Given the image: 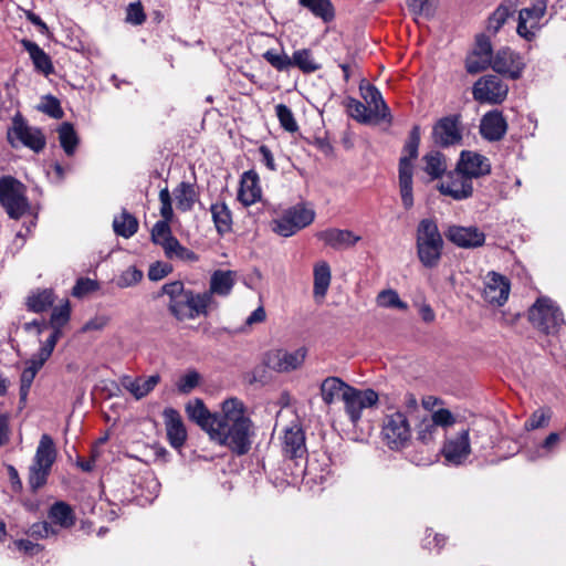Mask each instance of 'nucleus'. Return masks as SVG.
Returning a JSON list of instances; mask_svg holds the SVG:
<instances>
[{"mask_svg": "<svg viewBox=\"0 0 566 566\" xmlns=\"http://www.w3.org/2000/svg\"><path fill=\"white\" fill-rule=\"evenodd\" d=\"M253 424L245 415V408L238 398H229L222 402L216 426L210 437L226 446L237 455L247 454L251 449Z\"/></svg>", "mask_w": 566, "mask_h": 566, "instance_id": "f257e3e1", "label": "nucleus"}, {"mask_svg": "<svg viewBox=\"0 0 566 566\" xmlns=\"http://www.w3.org/2000/svg\"><path fill=\"white\" fill-rule=\"evenodd\" d=\"M421 139L420 126L415 125L409 132L398 163V181L402 206L406 210L413 207V164L419 155Z\"/></svg>", "mask_w": 566, "mask_h": 566, "instance_id": "f03ea898", "label": "nucleus"}, {"mask_svg": "<svg viewBox=\"0 0 566 566\" xmlns=\"http://www.w3.org/2000/svg\"><path fill=\"white\" fill-rule=\"evenodd\" d=\"M416 250L420 263L427 269L436 268L443 252V238L434 219L419 221L416 230Z\"/></svg>", "mask_w": 566, "mask_h": 566, "instance_id": "7ed1b4c3", "label": "nucleus"}, {"mask_svg": "<svg viewBox=\"0 0 566 566\" xmlns=\"http://www.w3.org/2000/svg\"><path fill=\"white\" fill-rule=\"evenodd\" d=\"M57 451L51 436H41L32 463L29 467L28 484L31 492L36 493L49 479L56 460Z\"/></svg>", "mask_w": 566, "mask_h": 566, "instance_id": "20e7f679", "label": "nucleus"}, {"mask_svg": "<svg viewBox=\"0 0 566 566\" xmlns=\"http://www.w3.org/2000/svg\"><path fill=\"white\" fill-rule=\"evenodd\" d=\"M25 192V186L17 178L12 176L0 178V205L11 219L19 220L30 210Z\"/></svg>", "mask_w": 566, "mask_h": 566, "instance_id": "39448f33", "label": "nucleus"}, {"mask_svg": "<svg viewBox=\"0 0 566 566\" xmlns=\"http://www.w3.org/2000/svg\"><path fill=\"white\" fill-rule=\"evenodd\" d=\"M281 440V452L284 459L294 463L293 475L298 476L305 473L307 461V448L305 432L298 424L286 427Z\"/></svg>", "mask_w": 566, "mask_h": 566, "instance_id": "423d86ee", "label": "nucleus"}, {"mask_svg": "<svg viewBox=\"0 0 566 566\" xmlns=\"http://www.w3.org/2000/svg\"><path fill=\"white\" fill-rule=\"evenodd\" d=\"M7 140L12 148L24 146L34 153H41L46 138L38 127L30 126L20 112L12 117L11 126L7 130Z\"/></svg>", "mask_w": 566, "mask_h": 566, "instance_id": "0eeeda50", "label": "nucleus"}, {"mask_svg": "<svg viewBox=\"0 0 566 566\" xmlns=\"http://www.w3.org/2000/svg\"><path fill=\"white\" fill-rule=\"evenodd\" d=\"M530 322L538 331L549 335L557 334L565 324L563 313L549 297H539L528 311Z\"/></svg>", "mask_w": 566, "mask_h": 566, "instance_id": "6e6552de", "label": "nucleus"}, {"mask_svg": "<svg viewBox=\"0 0 566 566\" xmlns=\"http://www.w3.org/2000/svg\"><path fill=\"white\" fill-rule=\"evenodd\" d=\"M315 219V211L305 203H296L285 209L272 221V230L282 237H291L310 226Z\"/></svg>", "mask_w": 566, "mask_h": 566, "instance_id": "1a4fd4ad", "label": "nucleus"}, {"mask_svg": "<svg viewBox=\"0 0 566 566\" xmlns=\"http://www.w3.org/2000/svg\"><path fill=\"white\" fill-rule=\"evenodd\" d=\"M381 436L391 450H400L407 447L411 438L408 415L401 410L386 415L382 421Z\"/></svg>", "mask_w": 566, "mask_h": 566, "instance_id": "9d476101", "label": "nucleus"}, {"mask_svg": "<svg viewBox=\"0 0 566 566\" xmlns=\"http://www.w3.org/2000/svg\"><path fill=\"white\" fill-rule=\"evenodd\" d=\"M431 138L433 144L441 148L461 145V115L452 114L438 119L432 127Z\"/></svg>", "mask_w": 566, "mask_h": 566, "instance_id": "9b49d317", "label": "nucleus"}, {"mask_svg": "<svg viewBox=\"0 0 566 566\" xmlns=\"http://www.w3.org/2000/svg\"><path fill=\"white\" fill-rule=\"evenodd\" d=\"M507 92L509 86L493 74L480 77L472 87L473 98L481 104H501Z\"/></svg>", "mask_w": 566, "mask_h": 566, "instance_id": "f8f14e48", "label": "nucleus"}, {"mask_svg": "<svg viewBox=\"0 0 566 566\" xmlns=\"http://www.w3.org/2000/svg\"><path fill=\"white\" fill-rule=\"evenodd\" d=\"M342 400L349 420L356 424L361 418L363 409L377 403L378 394L374 389L359 390L350 386L343 392Z\"/></svg>", "mask_w": 566, "mask_h": 566, "instance_id": "ddd939ff", "label": "nucleus"}, {"mask_svg": "<svg viewBox=\"0 0 566 566\" xmlns=\"http://www.w3.org/2000/svg\"><path fill=\"white\" fill-rule=\"evenodd\" d=\"M471 453L469 429H461L449 436L443 444L442 454L449 464L460 465Z\"/></svg>", "mask_w": 566, "mask_h": 566, "instance_id": "4468645a", "label": "nucleus"}, {"mask_svg": "<svg viewBox=\"0 0 566 566\" xmlns=\"http://www.w3.org/2000/svg\"><path fill=\"white\" fill-rule=\"evenodd\" d=\"M493 48L486 34H479L472 52L465 59V70L469 74H478L491 66Z\"/></svg>", "mask_w": 566, "mask_h": 566, "instance_id": "2eb2a0df", "label": "nucleus"}, {"mask_svg": "<svg viewBox=\"0 0 566 566\" xmlns=\"http://www.w3.org/2000/svg\"><path fill=\"white\" fill-rule=\"evenodd\" d=\"M305 360V352L296 349L287 352L285 349H273L264 355V365L276 373H290L302 366Z\"/></svg>", "mask_w": 566, "mask_h": 566, "instance_id": "dca6fc26", "label": "nucleus"}, {"mask_svg": "<svg viewBox=\"0 0 566 566\" xmlns=\"http://www.w3.org/2000/svg\"><path fill=\"white\" fill-rule=\"evenodd\" d=\"M491 67L499 74L517 80L522 76L525 63L518 53L510 48H502L493 56Z\"/></svg>", "mask_w": 566, "mask_h": 566, "instance_id": "f3484780", "label": "nucleus"}, {"mask_svg": "<svg viewBox=\"0 0 566 566\" xmlns=\"http://www.w3.org/2000/svg\"><path fill=\"white\" fill-rule=\"evenodd\" d=\"M511 290L506 276L491 271L486 274L483 289V298L491 305L502 306L509 298Z\"/></svg>", "mask_w": 566, "mask_h": 566, "instance_id": "a211bd4d", "label": "nucleus"}, {"mask_svg": "<svg viewBox=\"0 0 566 566\" xmlns=\"http://www.w3.org/2000/svg\"><path fill=\"white\" fill-rule=\"evenodd\" d=\"M455 167L472 181L491 172L490 159L472 150H462Z\"/></svg>", "mask_w": 566, "mask_h": 566, "instance_id": "6ab92c4d", "label": "nucleus"}, {"mask_svg": "<svg viewBox=\"0 0 566 566\" xmlns=\"http://www.w3.org/2000/svg\"><path fill=\"white\" fill-rule=\"evenodd\" d=\"M438 189L442 195L449 196L454 200H464L473 195V181L464 174L458 171L455 167L448 175L447 180L439 185Z\"/></svg>", "mask_w": 566, "mask_h": 566, "instance_id": "aec40b11", "label": "nucleus"}, {"mask_svg": "<svg viewBox=\"0 0 566 566\" xmlns=\"http://www.w3.org/2000/svg\"><path fill=\"white\" fill-rule=\"evenodd\" d=\"M446 237L457 247L464 249L481 247L485 241V234L476 227L450 226Z\"/></svg>", "mask_w": 566, "mask_h": 566, "instance_id": "412c9836", "label": "nucleus"}, {"mask_svg": "<svg viewBox=\"0 0 566 566\" xmlns=\"http://www.w3.org/2000/svg\"><path fill=\"white\" fill-rule=\"evenodd\" d=\"M507 132V122L499 109L486 112L480 122V134L488 142H500Z\"/></svg>", "mask_w": 566, "mask_h": 566, "instance_id": "4be33fe9", "label": "nucleus"}, {"mask_svg": "<svg viewBox=\"0 0 566 566\" xmlns=\"http://www.w3.org/2000/svg\"><path fill=\"white\" fill-rule=\"evenodd\" d=\"M316 238L334 250H346L354 247L361 238L350 230L329 228L316 233Z\"/></svg>", "mask_w": 566, "mask_h": 566, "instance_id": "5701e85b", "label": "nucleus"}, {"mask_svg": "<svg viewBox=\"0 0 566 566\" xmlns=\"http://www.w3.org/2000/svg\"><path fill=\"white\" fill-rule=\"evenodd\" d=\"M167 439L174 449H181L187 439V431L179 412L174 408L164 410Z\"/></svg>", "mask_w": 566, "mask_h": 566, "instance_id": "b1692460", "label": "nucleus"}, {"mask_svg": "<svg viewBox=\"0 0 566 566\" xmlns=\"http://www.w3.org/2000/svg\"><path fill=\"white\" fill-rule=\"evenodd\" d=\"M359 90L361 97L376 116V120H386L390 123L392 117L380 91L371 84H367L366 86L360 85Z\"/></svg>", "mask_w": 566, "mask_h": 566, "instance_id": "393cba45", "label": "nucleus"}, {"mask_svg": "<svg viewBox=\"0 0 566 566\" xmlns=\"http://www.w3.org/2000/svg\"><path fill=\"white\" fill-rule=\"evenodd\" d=\"M262 190L260 187L259 175L254 170L243 172L240 181L238 199L249 207L261 199Z\"/></svg>", "mask_w": 566, "mask_h": 566, "instance_id": "a878e982", "label": "nucleus"}, {"mask_svg": "<svg viewBox=\"0 0 566 566\" xmlns=\"http://www.w3.org/2000/svg\"><path fill=\"white\" fill-rule=\"evenodd\" d=\"M160 376L158 374L151 375L147 378L132 377L125 375L120 378V385L124 389L129 391L137 400L146 397L159 384Z\"/></svg>", "mask_w": 566, "mask_h": 566, "instance_id": "bb28decb", "label": "nucleus"}, {"mask_svg": "<svg viewBox=\"0 0 566 566\" xmlns=\"http://www.w3.org/2000/svg\"><path fill=\"white\" fill-rule=\"evenodd\" d=\"M186 412L190 420L200 426L209 434L213 426H216V421L219 416L218 413H211L205 406L203 401L199 398L187 403Z\"/></svg>", "mask_w": 566, "mask_h": 566, "instance_id": "cd10ccee", "label": "nucleus"}, {"mask_svg": "<svg viewBox=\"0 0 566 566\" xmlns=\"http://www.w3.org/2000/svg\"><path fill=\"white\" fill-rule=\"evenodd\" d=\"M23 49L29 53L33 63L34 70L45 76L54 73L52 60L48 53L44 52L35 42L22 39L20 41Z\"/></svg>", "mask_w": 566, "mask_h": 566, "instance_id": "c85d7f7f", "label": "nucleus"}, {"mask_svg": "<svg viewBox=\"0 0 566 566\" xmlns=\"http://www.w3.org/2000/svg\"><path fill=\"white\" fill-rule=\"evenodd\" d=\"M52 525L70 528L75 524L76 517L72 506L64 501L54 502L48 512Z\"/></svg>", "mask_w": 566, "mask_h": 566, "instance_id": "c756f323", "label": "nucleus"}, {"mask_svg": "<svg viewBox=\"0 0 566 566\" xmlns=\"http://www.w3.org/2000/svg\"><path fill=\"white\" fill-rule=\"evenodd\" d=\"M234 275L235 273L233 271L216 270L211 274L208 290L211 297H213L214 294L223 297L230 295L235 283Z\"/></svg>", "mask_w": 566, "mask_h": 566, "instance_id": "7c9ffc66", "label": "nucleus"}, {"mask_svg": "<svg viewBox=\"0 0 566 566\" xmlns=\"http://www.w3.org/2000/svg\"><path fill=\"white\" fill-rule=\"evenodd\" d=\"M422 161V169L431 180L440 179L447 171V158L437 149H432L423 155Z\"/></svg>", "mask_w": 566, "mask_h": 566, "instance_id": "2f4dec72", "label": "nucleus"}, {"mask_svg": "<svg viewBox=\"0 0 566 566\" xmlns=\"http://www.w3.org/2000/svg\"><path fill=\"white\" fill-rule=\"evenodd\" d=\"M516 10L515 4L512 1H503L497 8L490 14L486 21V30L492 34H496L501 28L513 17Z\"/></svg>", "mask_w": 566, "mask_h": 566, "instance_id": "473e14b6", "label": "nucleus"}, {"mask_svg": "<svg viewBox=\"0 0 566 566\" xmlns=\"http://www.w3.org/2000/svg\"><path fill=\"white\" fill-rule=\"evenodd\" d=\"M348 387L350 386L338 377L325 378L319 387L323 401L331 406L335 402L336 398H342L343 392L347 391Z\"/></svg>", "mask_w": 566, "mask_h": 566, "instance_id": "72a5a7b5", "label": "nucleus"}, {"mask_svg": "<svg viewBox=\"0 0 566 566\" xmlns=\"http://www.w3.org/2000/svg\"><path fill=\"white\" fill-rule=\"evenodd\" d=\"M210 211L217 232L223 235L232 229L231 211L224 202L211 205Z\"/></svg>", "mask_w": 566, "mask_h": 566, "instance_id": "f704fd0d", "label": "nucleus"}, {"mask_svg": "<svg viewBox=\"0 0 566 566\" xmlns=\"http://www.w3.org/2000/svg\"><path fill=\"white\" fill-rule=\"evenodd\" d=\"M25 368L21 373L20 377V399L25 401L32 382L38 371L43 367L44 363L32 356L27 363Z\"/></svg>", "mask_w": 566, "mask_h": 566, "instance_id": "c9c22d12", "label": "nucleus"}, {"mask_svg": "<svg viewBox=\"0 0 566 566\" xmlns=\"http://www.w3.org/2000/svg\"><path fill=\"white\" fill-rule=\"evenodd\" d=\"M166 258L170 260H180L187 262H197L198 255L184 247L177 238L172 237L168 240L166 239L165 245L163 247Z\"/></svg>", "mask_w": 566, "mask_h": 566, "instance_id": "e433bc0d", "label": "nucleus"}, {"mask_svg": "<svg viewBox=\"0 0 566 566\" xmlns=\"http://www.w3.org/2000/svg\"><path fill=\"white\" fill-rule=\"evenodd\" d=\"M59 142L67 156H73L80 143V138L74 129L73 124L63 122L59 128Z\"/></svg>", "mask_w": 566, "mask_h": 566, "instance_id": "4c0bfd02", "label": "nucleus"}, {"mask_svg": "<svg viewBox=\"0 0 566 566\" xmlns=\"http://www.w3.org/2000/svg\"><path fill=\"white\" fill-rule=\"evenodd\" d=\"M331 284V268L327 262L322 261L314 266V296L324 297Z\"/></svg>", "mask_w": 566, "mask_h": 566, "instance_id": "58836bf2", "label": "nucleus"}, {"mask_svg": "<svg viewBox=\"0 0 566 566\" xmlns=\"http://www.w3.org/2000/svg\"><path fill=\"white\" fill-rule=\"evenodd\" d=\"M298 3L324 22H331L335 18V9L331 0H298Z\"/></svg>", "mask_w": 566, "mask_h": 566, "instance_id": "ea45409f", "label": "nucleus"}, {"mask_svg": "<svg viewBox=\"0 0 566 566\" xmlns=\"http://www.w3.org/2000/svg\"><path fill=\"white\" fill-rule=\"evenodd\" d=\"M186 302L190 305L192 319L200 315L206 316L208 314V308L214 305V300L208 291H205L203 293H195L189 290V298H187Z\"/></svg>", "mask_w": 566, "mask_h": 566, "instance_id": "a19ab883", "label": "nucleus"}, {"mask_svg": "<svg viewBox=\"0 0 566 566\" xmlns=\"http://www.w3.org/2000/svg\"><path fill=\"white\" fill-rule=\"evenodd\" d=\"M113 228L117 235L128 239L138 231V220L124 209L119 217L114 218Z\"/></svg>", "mask_w": 566, "mask_h": 566, "instance_id": "79ce46f5", "label": "nucleus"}, {"mask_svg": "<svg viewBox=\"0 0 566 566\" xmlns=\"http://www.w3.org/2000/svg\"><path fill=\"white\" fill-rule=\"evenodd\" d=\"M346 108L348 115L358 123L369 124L376 119L369 107L354 97H348Z\"/></svg>", "mask_w": 566, "mask_h": 566, "instance_id": "37998d69", "label": "nucleus"}, {"mask_svg": "<svg viewBox=\"0 0 566 566\" xmlns=\"http://www.w3.org/2000/svg\"><path fill=\"white\" fill-rule=\"evenodd\" d=\"M293 66H296L305 74H311L321 69L308 49H301L293 52L292 55Z\"/></svg>", "mask_w": 566, "mask_h": 566, "instance_id": "c03bdc74", "label": "nucleus"}, {"mask_svg": "<svg viewBox=\"0 0 566 566\" xmlns=\"http://www.w3.org/2000/svg\"><path fill=\"white\" fill-rule=\"evenodd\" d=\"M54 303V293L52 290H43L28 297V308L34 313L46 311Z\"/></svg>", "mask_w": 566, "mask_h": 566, "instance_id": "a18cd8bd", "label": "nucleus"}, {"mask_svg": "<svg viewBox=\"0 0 566 566\" xmlns=\"http://www.w3.org/2000/svg\"><path fill=\"white\" fill-rule=\"evenodd\" d=\"M197 193L191 184L182 181L176 189L177 207L181 211H189L192 209L196 201Z\"/></svg>", "mask_w": 566, "mask_h": 566, "instance_id": "49530a36", "label": "nucleus"}, {"mask_svg": "<svg viewBox=\"0 0 566 566\" xmlns=\"http://www.w3.org/2000/svg\"><path fill=\"white\" fill-rule=\"evenodd\" d=\"M187 298H189V290L180 297L169 301V311L179 321L192 319L190 305L186 302Z\"/></svg>", "mask_w": 566, "mask_h": 566, "instance_id": "de8ad7c7", "label": "nucleus"}, {"mask_svg": "<svg viewBox=\"0 0 566 566\" xmlns=\"http://www.w3.org/2000/svg\"><path fill=\"white\" fill-rule=\"evenodd\" d=\"M560 436L557 432H551L545 440L536 448L531 460L547 458L552 455L558 448Z\"/></svg>", "mask_w": 566, "mask_h": 566, "instance_id": "09e8293b", "label": "nucleus"}, {"mask_svg": "<svg viewBox=\"0 0 566 566\" xmlns=\"http://www.w3.org/2000/svg\"><path fill=\"white\" fill-rule=\"evenodd\" d=\"M263 59L275 70L279 72L287 71L293 66L292 57H290L286 53H279L277 51L271 49L263 53Z\"/></svg>", "mask_w": 566, "mask_h": 566, "instance_id": "8fccbe9b", "label": "nucleus"}, {"mask_svg": "<svg viewBox=\"0 0 566 566\" xmlns=\"http://www.w3.org/2000/svg\"><path fill=\"white\" fill-rule=\"evenodd\" d=\"M377 304L385 308L407 310L408 304L400 300L399 294L395 290H384L377 296Z\"/></svg>", "mask_w": 566, "mask_h": 566, "instance_id": "3c124183", "label": "nucleus"}, {"mask_svg": "<svg viewBox=\"0 0 566 566\" xmlns=\"http://www.w3.org/2000/svg\"><path fill=\"white\" fill-rule=\"evenodd\" d=\"M275 114L280 122V125L284 128V130L289 133H295L298 130V125L294 118L293 112L285 104H277L275 106Z\"/></svg>", "mask_w": 566, "mask_h": 566, "instance_id": "603ef678", "label": "nucleus"}, {"mask_svg": "<svg viewBox=\"0 0 566 566\" xmlns=\"http://www.w3.org/2000/svg\"><path fill=\"white\" fill-rule=\"evenodd\" d=\"M546 1L537 0L532 7L522 9L518 14L530 20L532 28H537L546 11Z\"/></svg>", "mask_w": 566, "mask_h": 566, "instance_id": "864d4df0", "label": "nucleus"}, {"mask_svg": "<svg viewBox=\"0 0 566 566\" xmlns=\"http://www.w3.org/2000/svg\"><path fill=\"white\" fill-rule=\"evenodd\" d=\"M62 336V329L55 328L52 329L51 334L46 338V340L42 344L39 352L33 356L45 364V361L51 357L55 345L60 337Z\"/></svg>", "mask_w": 566, "mask_h": 566, "instance_id": "5fc2aeb1", "label": "nucleus"}, {"mask_svg": "<svg viewBox=\"0 0 566 566\" xmlns=\"http://www.w3.org/2000/svg\"><path fill=\"white\" fill-rule=\"evenodd\" d=\"M57 533V530L46 521L33 523L28 531L29 536L34 539L49 538L56 536Z\"/></svg>", "mask_w": 566, "mask_h": 566, "instance_id": "6e6d98bb", "label": "nucleus"}, {"mask_svg": "<svg viewBox=\"0 0 566 566\" xmlns=\"http://www.w3.org/2000/svg\"><path fill=\"white\" fill-rule=\"evenodd\" d=\"M169 222L170 221L158 220L151 229V241L161 248L165 245L166 239L168 240L174 237Z\"/></svg>", "mask_w": 566, "mask_h": 566, "instance_id": "4d7b16f0", "label": "nucleus"}, {"mask_svg": "<svg viewBox=\"0 0 566 566\" xmlns=\"http://www.w3.org/2000/svg\"><path fill=\"white\" fill-rule=\"evenodd\" d=\"M39 109L55 119H60L64 116L60 101L52 95H46L43 98Z\"/></svg>", "mask_w": 566, "mask_h": 566, "instance_id": "13d9d810", "label": "nucleus"}, {"mask_svg": "<svg viewBox=\"0 0 566 566\" xmlns=\"http://www.w3.org/2000/svg\"><path fill=\"white\" fill-rule=\"evenodd\" d=\"M70 305L66 302L64 305L55 307L51 314L50 326L52 329H61L70 319Z\"/></svg>", "mask_w": 566, "mask_h": 566, "instance_id": "bf43d9fd", "label": "nucleus"}, {"mask_svg": "<svg viewBox=\"0 0 566 566\" xmlns=\"http://www.w3.org/2000/svg\"><path fill=\"white\" fill-rule=\"evenodd\" d=\"M143 279V272L136 266H129L117 279L118 287H129L137 284Z\"/></svg>", "mask_w": 566, "mask_h": 566, "instance_id": "052dcab7", "label": "nucleus"}, {"mask_svg": "<svg viewBox=\"0 0 566 566\" xmlns=\"http://www.w3.org/2000/svg\"><path fill=\"white\" fill-rule=\"evenodd\" d=\"M200 381V375L196 370L188 371L177 382V389L181 394H189Z\"/></svg>", "mask_w": 566, "mask_h": 566, "instance_id": "680f3d73", "label": "nucleus"}, {"mask_svg": "<svg viewBox=\"0 0 566 566\" xmlns=\"http://www.w3.org/2000/svg\"><path fill=\"white\" fill-rule=\"evenodd\" d=\"M146 14L144 7L140 1L132 2L128 4L126 10V21L134 24L140 25L145 22Z\"/></svg>", "mask_w": 566, "mask_h": 566, "instance_id": "e2e57ef3", "label": "nucleus"}, {"mask_svg": "<svg viewBox=\"0 0 566 566\" xmlns=\"http://www.w3.org/2000/svg\"><path fill=\"white\" fill-rule=\"evenodd\" d=\"M98 290V283L88 277L77 279L72 290V295L75 297H83L84 295Z\"/></svg>", "mask_w": 566, "mask_h": 566, "instance_id": "0e129e2a", "label": "nucleus"}, {"mask_svg": "<svg viewBox=\"0 0 566 566\" xmlns=\"http://www.w3.org/2000/svg\"><path fill=\"white\" fill-rule=\"evenodd\" d=\"M159 201H160V214L163 217L161 220L171 221L174 217V210L171 206V197L168 188H164L159 192Z\"/></svg>", "mask_w": 566, "mask_h": 566, "instance_id": "69168bd1", "label": "nucleus"}, {"mask_svg": "<svg viewBox=\"0 0 566 566\" xmlns=\"http://www.w3.org/2000/svg\"><path fill=\"white\" fill-rule=\"evenodd\" d=\"M549 415L544 410H536L533 415L525 421L524 427L526 430H535L538 428H543L548 423Z\"/></svg>", "mask_w": 566, "mask_h": 566, "instance_id": "338daca9", "label": "nucleus"}, {"mask_svg": "<svg viewBox=\"0 0 566 566\" xmlns=\"http://www.w3.org/2000/svg\"><path fill=\"white\" fill-rule=\"evenodd\" d=\"M433 423L434 427H448L454 423L455 419L450 410L448 409H439L434 411L430 417H428Z\"/></svg>", "mask_w": 566, "mask_h": 566, "instance_id": "774afa93", "label": "nucleus"}]
</instances>
